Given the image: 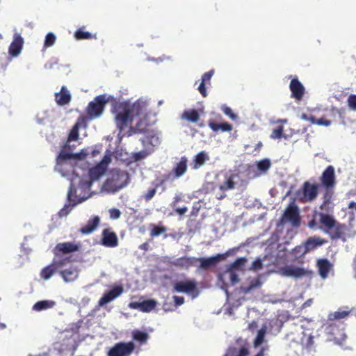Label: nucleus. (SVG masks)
<instances>
[{
    "label": "nucleus",
    "instance_id": "nucleus-1",
    "mask_svg": "<svg viewBox=\"0 0 356 356\" xmlns=\"http://www.w3.org/2000/svg\"><path fill=\"white\" fill-rule=\"evenodd\" d=\"M115 108L118 110V113L115 118L117 127L120 130H123L127 127L129 122L132 121L133 114L139 115V105H133L131 108L129 105L123 103H117Z\"/></svg>",
    "mask_w": 356,
    "mask_h": 356
},
{
    "label": "nucleus",
    "instance_id": "nucleus-2",
    "mask_svg": "<svg viewBox=\"0 0 356 356\" xmlns=\"http://www.w3.org/2000/svg\"><path fill=\"white\" fill-rule=\"evenodd\" d=\"M129 182L127 172L121 170L111 171V177L104 184V188L109 193H116L125 187Z\"/></svg>",
    "mask_w": 356,
    "mask_h": 356
},
{
    "label": "nucleus",
    "instance_id": "nucleus-3",
    "mask_svg": "<svg viewBox=\"0 0 356 356\" xmlns=\"http://www.w3.org/2000/svg\"><path fill=\"white\" fill-rule=\"evenodd\" d=\"M323 327L329 340L336 343H341L346 338L345 333V324L342 321H326Z\"/></svg>",
    "mask_w": 356,
    "mask_h": 356
},
{
    "label": "nucleus",
    "instance_id": "nucleus-4",
    "mask_svg": "<svg viewBox=\"0 0 356 356\" xmlns=\"http://www.w3.org/2000/svg\"><path fill=\"white\" fill-rule=\"evenodd\" d=\"M110 99V96L104 94L95 97L93 101L89 102L86 108L88 118L92 120L99 118L103 113L105 106Z\"/></svg>",
    "mask_w": 356,
    "mask_h": 356
},
{
    "label": "nucleus",
    "instance_id": "nucleus-5",
    "mask_svg": "<svg viewBox=\"0 0 356 356\" xmlns=\"http://www.w3.org/2000/svg\"><path fill=\"white\" fill-rule=\"evenodd\" d=\"M318 216L319 217V224L321 225L319 228H325L326 231L334 229L332 238H339L342 236L345 229L343 225L338 222L332 215L321 212Z\"/></svg>",
    "mask_w": 356,
    "mask_h": 356
},
{
    "label": "nucleus",
    "instance_id": "nucleus-6",
    "mask_svg": "<svg viewBox=\"0 0 356 356\" xmlns=\"http://www.w3.org/2000/svg\"><path fill=\"white\" fill-rule=\"evenodd\" d=\"M279 273L281 275L293 277L295 279L311 277L313 274L312 270L293 265H286L280 268Z\"/></svg>",
    "mask_w": 356,
    "mask_h": 356
},
{
    "label": "nucleus",
    "instance_id": "nucleus-7",
    "mask_svg": "<svg viewBox=\"0 0 356 356\" xmlns=\"http://www.w3.org/2000/svg\"><path fill=\"white\" fill-rule=\"evenodd\" d=\"M197 282L194 280L177 282L173 285V290L179 293H185L196 298L199 295Z\"/></svg>",
    "mask_w": 356,
    "mask_h": 356
},
{
    "label": "nucleus",
    "instance_id": "nucleus-8",
    "mask_svg": "<svg viewBox=\"0 0 356 356\" xmlns=\"http://www.w3.org/2000/svg\"><path fill=\"white\" fill-rule=\"evenodd\" d=\"M281 222L282 223L289 222L295 227H299L300 216L298 207L295 204H289L282 216Z\"/></svg>",
    "mask_w": 356,
    "mask_h": 356
},
{
    "label": "nucleus",
    "instance_id": "nucleus-9",
    "mask_svg": "<svg viewBox=\"0 0 356 356\" xmlns=\"http://www.w3.org/2000/svg\"><path fill=\"white\" fill-rule=\"evenodd\" d=\"M110 161L111 159L109 157L104 156L101 162L89 170L88 176L90 180L88 182V186H90L95 181L99 179L105 173Z\"/></svg>",
    "mask_w": 356,
    "mask_h": 356
},
{
    "label": "nucleus",
    "instance_id": "nucleus-10",
    "mask_svg": "<svg viewBox=\"0 0 356 356\" xmlns=\"http://www.w3.org/2000/svg\"><path fill=\"white\" fill-rule=\"evenodd\" d=\"M134 348L135 345L132 341L117 343L109 350L108 356H129Z\"/></svg>",
    "mask_w": 356,
    "mask_h": 356
},
{
    "label": "nucleus",
    "instance_id": "nucleus-11",
    "mask_svg": "<svg viewBox=\"0 0 356 356\" xmlns=\"http://www.w3.org/2000/svg\"><path fill=\"white\" fill-rule=\"evenodd\" d=\"M319 180L325 189H333L336 185L334 168L332 165H328L323 172Z\"/></svg>",
    "mask_w": 356,
    "mask_h": 356
},
{
    "label": "nucleus",
    "instance_id": "nucleus-12",
    "mask_svg": "<svg viewBox=\"0 0 356 356\" xmlns=\"http://www.w3.org/2000/svg\"><path fill=\"white\" fill-rule=\"evenodd\" d=\"M67 144H65L58 155L56 157V169L60 172L62 171V166L69 160L71 159H81L83 156L79 154H73L70 150L66 149Z\"/></svg>",
    "mask_w": 356,
    "mask_h": 356
},
{
    "label": "nucleus",
    "instance_id": "nucleus-13",
    "mask_svg": "<svg viewBox=\"0 0 356 356\" xmlns=\"http://www.w3.org/2000/svg\"><path fill=\"white\" fill-rule=\"evenodd\" d=\"M80 245L73 242L58 243L54 248L55 257H59L60 254H69L79 250Z\"/></svg>",
    "mask_w": 356,
    "mask_h": 356
},
{
    "label": "nucleus",
    "instance_id": "nucleus-14",
    "mask_svg": "<svg viewBox=\"0 0 356 356\" xmlns=\"http://www.w3.org/2000/svg\"><path fill=\"white\" fill-rule=\"evenodd\" d=\"M289 88L291 92V97L294 98L296 101L302 99L305 93V88L297 77L293 78L291 80Z\"/></svg>",
    "mask_w": 356,
    "mask_h": 356
},
{
    "label": "nucleus",
    "instance_id": "nucleus-15",
    "mask_svg": "<svg viewBox=\"0 0 356 356\" xmlns=\"http://www.w3.org/2000/svg\"><path fill=\"white\" fill-rule=\"evenodd\" d=\"M289 319L288 312H282L278 314L275 318L272 319L269 323V330L270 332L279 333L283 325Z\"/></svg>",
    "mask_w": 356,
    "mask_h": 356
},
{
    "label": "nucleus",
    "instance_id": "nucleus-16",
    "mask_svg": "<svg viewBox=\"0 0 356 356\" xmlns=\"http://www.w3.org/2000/svg\"><path fill=\"white\" fill-rule=\"evenodd\" d=\"M24 45V39L19 33H15L13 40L8 48V54L13 57H17L21 53Z\"/></svg>",
    "mask_w": 356,
    "mask_h": 356
},
{
    "label": "nucleus",
    "instance_id": "nucleus-17",
    "mask_svg": "<svg viewBox=\"0 0 356 356\" xmlns=\"http://www.w3.org/2000/svg\"><path fill=\"white\" fill-rule=\"evenodd\" d=\"M123 292V288L121 286H116L109 291L105 293L98 301V306L103 307L108 302L113 301Z\"/></svg>",
    "mask_w": 356,
    "mask_h": 356
},
{
    "label": "nucleus",
    "instance_id": "nucleus-18",
    "mask_svg": "<svg viewBox=\"0 0 356 356\" xmlns=\"http://www.w3.org/2000/svg\"><path fill=\"white\" fill-rule=\"evenodd\" d=\"M102 244L105 247L114 248L118 245L117 234L110 228L104 229L102 234Z\"/></svg>",
    "mask_w": 356,
    "mask_h": 356
},
{
    "label": "nucleus",
    "instance_id": "nucleus-19",
    "mask_svg": "<svg viewBox=\"0 0 356 356\" xmlns=\"http://www.w3.org/2000/svg\"><path fill=\"white\" fill-rule=\"evenodd\" d=\"M318 186L316 184H312L305 181L302 185L303 199L306 202L314 201L318 195Z\"/></svg>",
    "mask_w": 356,
    "mask_h": 356
},
{
    "label": "nucleus",
    "instance_id": "nucleus-20",
    "mask_svg": "<svg viewBox=\"0 0 356 356\" xmlns=\"http://www.w3.org/2000/svg\"><path fill=\"white\" fill-rule=\"evenodd\" d=\"M156 305V302L153 299L143 300L142 302H131L129 307L133 309H138L143 312L152 311Z\"/></svg>",
    "mask_w": 356,
    "mask_h": 356
},
{
    "label": "nucleus",
    "instance_id": "nucleus-21",
    "mask_svg": "<svg viewBox=\"0 0 356 356\" xmlns=\"http://www.w3.org/2000/svg\"><path fill=\"white\" fill-rule=\"evenodd\" d=\"M225 259L223 254H217L208 258H197V262L200 263L199 269L207 270L215 266L220 260Z\"/></svg>",
    "mask_w": 356,
    "mask_h": 356
},
{
    "label": "nucleus",
    "instance_id": "nucleus-22",
    "mask_svg": "<svg viewBox=\"0 0 356 356\" xmlns=\"http://www.w3.org/2000/svg\"><path fill=\"white\" fill-rule=\"evenodd\" d=\"M100 223V218L97 216H95L92 218H90L87 223L81 227L79 229V232L82 234L88 235L92 233L97 227L99 226Z\"/></svg>",
    "mask_w": 356,
    "mask_h": 356
},
{
    "label": "nucleus",
    "instance_id": "nucleus-23",
    "mask_svg": "<svg viewBox=\"0 0 356 356\" xmlns=\"http://www.w3.org/2000/svg\"><path fill=\"white\" fill-rule=\"evenodd\" d=\"M149 236L152 238L155 237H158L159 236L163 235L164 238H167L168 235L166 234L167 227L163 224L162 222H159L157 224L150 223L149 225Z\"/></svg>",
    "mask_w": 356,
    "mask_h": 356
},
{
    "label": "nucleus",
    "instance_id": "nucleus-24",
    "mask_svg": "<svg viewBox=\"0 0 356 356\" xmlns=\"http://www.w3.org/2000/svg\"><path fill=\"white\" fill-rule=\"evenodd\" d=\"M72 99V96L65 86H62L59 92L55 93V101L59 106L68 104Z\"/></svg>",
    "mask_w": 356,
    "mask_h": 356
},
{
    "label": "nucleus",
    "instance_id": "nucleus-25",
    "mask_svg": "<svg viewBox=\"0 0 356 356\" xmlns=\"http://www.w3.org/2000/svg\"><path fill=\"white\" fill-rule=\"evenodd\" d=\"M317 267L320 276L325 279L328 277L332 264L327 259H320L317 261Z\"/></svg>",
    "mask_w": 356,
    "mask_h": 356
},
{
    "label": "nucleus",
    "instance_id": "nucleus-26",
    "mask_svg": "<svg viewBox=\"0 0 356 356\" xmlns=\"http://www.w3.org/2000/svg\"><path fill=\"white\" fill-rule=\"evenodd\" d=\"M327 241L325 239H323L321 238L320 236H314L312 237H309L307 239V241L304 243L306 249L307 250L308 252L314 250L316 248L323 245V244L326 243Z\"/></svg>",
    "mask_w": 356,
    "mask_h": 356
},
{
    "label": "nucleus",
    "instance_id": "nucleus-27",
    "mask_svg": "<svg viewBox=\"0 0 356 356\" xmlns=\"http://www.w3.org/2000/svg\"><path fill=\"white\" fill-rule=\"evenodd\" d=\"M197 263V257H182L180 258H178L175 261V265L176 266L188 269L189 268L192 266H196Z\"/></svg>",
    "mask_w": 356,
    "mask_h": 356
},
{
    "label": "nucleus",
    "instance_id": "nucleus-28",
    "mask_svg": "<svg viewBox=\"0 0 356 356\" xmlns=\"http://www.w3.org/2000/svg\"><path fill=\"white\" fill-rule=\"evenodd\" d=\"M208 126L214 132L220 131L221 132H230L233 129V126L227 122L217 123L213 120H209Z\"/></svg>",
    "mask_w": 356,
    "mask_h": 356
},
{
    "label": "nucleus",
    "instance_id": "nucleus-29",
    "mask_svg": "<svg viewBox=\"0 0 356 356\" xmlns=\"http://www.w3.org/2000/svg\"><path fill=\"white\" fill-rule=\"evenodd\" d=\"M227 350V355L229 356H248L250 354L247 343L239 347L231 346Z\"/></svg>",
    "mask_w": 356,
    "mask_h": 356
},
{
    "label": "nucleus",
    "instance_id": "nucleus-30",
    "mask_svg": "<svg viewBox=\"0 0 356 356\" xmlns=\"http://www.w3.org/2000/svg\"><path fill=\"white\" fill-rule=\"evenodd\" d=\"M350 314V310H343L341 308H339L337 311L334 312H331L328 314L327 321L329 322H338L341 321L342 319H344L349 316Z\"/></svg>",
    "mask_w": 356,
    "mask_h": 356
},
{
    "label": "nucleus",
    "instance_id": "nucleus-31",
    "mask_svg": "<svg viewBox=\"0 0 356 356\" xmlns=\"http://www.w3.org/2000/svg\"><path fill=\"white\" fill-rule=\"evenodd\" d=\"M188 159L186 156H182L180 161L176 163L173 168V173L176 178L180 177L184 175L187 170Z\"/></svg>",
    "mask_w": 356,
    "mask_h": 356
},
{
    "label": "nucleus",
    "instance_id": "nucleus-32",
    "mask_svg": "<svg viewBox=\"0 0 356 356\" xmlns=\"http://www.w3.org/2000/svg\"><path fill=\"white\" fill-rule=\"evenodd\" d=\"M59 273L65 282H73L79 275V272L75 267H70L69 268L60 270Z\"/></svg>",
    "mask_w": 356,
    "mask_h": 356
},
{
    "label": "nucleus",
    "instance_id": "nucleus-33",
    "mask_svg": "<svg viewBox=\"0 0 356 356\" xmlns=\"http://www.w3.org/2000/svg\"><path fill=\"white\" fill-rule=\"evenodd\" d=\"M56 305V302L51 300H40L35 302L32 309L35 312H41L53 308Z\"/></svg>",
    "mask_w": 356,
    "mask_h": 356
},
{
    "label": "nucleus",
    "instance_id": "nucleus-34",
    "mask_svg": "<svg viewBox=\"0 0 356 356\" xmlns=\"http://www.w3.org/2000/svg\"><path fill=\"white\" fill-rule=\"evenodd\" d=\"M333 195V189H325L323 194V202L320 206V209L323 211H329L331 207L332 198Z\"/></svg>",
    "mask_w": 356,
    "mask_h": 356
},
{
    "label": "nucleus",
    "instance_id": "nucleus-35",
    "mask_svg": "<svg viewBox=\"0 0 356 356\" xmlns=\"http://www.w3.org/2000/svg\"><path fill=\"white\" fill-rule=\"evenodd\" d=\"M209 156L204 151H202L199 152L197 155L195 156L193 161V168L196 170L200 168L202 165L204 164L206 161L209 160Z\"/></svg>",
    "mask_w": 356,
    "mask_h": 356
},
{
    "label": "nucleus",
    "instance_id": "nucleus-36",
    "mask_svg": "<svg viewBox=\"0 0 356 356\" xmlns=\"http://www.w3.org/2000/svg\"><path fill=\"white\" fill-rule=\"evenodd\" d=\"M85 119L83 117H80L75 124L72 127L68 135V141H75L79 138V129L82 122H84Z\"/></svg>",
    "mask_w": 356,
    "mask_h": 356
},
{
    "label": "nucleus",
    "instance_id": "nucleus-37",
    "mask_svg": "<svg viewBox=\"0 0 356 356\" xmlns=\"http://www.w3.org/2000/svg\"><path fill=\"white\" fill-rule=\"evenodd\" d=\"M236 175H229L225 176V181L219 186V189L224 192L227 190H232L235 188V182H234V178Z\"/></svg>",
    "mask_w": 356,
    "mask_h": 356
},
{
    "label": "nucleus",
    "instance_id": "nucleus-38",
    "mask_svg": "<svg viewBox=\"0 0 356 356\" xmlns=\"http://www.w3.org/2000/svg\"><path fill=\"white\" fill-rule=\"evenodd\" d=\"M149 337V336L148 333L145 331L134 330L132 332V339L141 344L145 343L147 341Z\"/></svg>",
    "mask_w": 356,
    "mask_h": 356
},
{
    "label": "nucleus",
    "instance_id": "nucleus-39",
    "mask_svg": "<svg viewBox=\"0 0 356 356\" xmlns=\"http://www.w3.org/2000/svg\"><path fill=\"white\" fill-rule=\"evenodd\" d=\"M181 118L191 122H197L200 119V115L197 110L191 109L185 111L182 113Z\"/></svg>",
    "mask_w": 356,
    "mask_h": 356
},
{
    "label": "nucleus",
    "instance_id": "nucleus-40",
    "mask_svg": "<svg viewBox=\"0 0 356 356\" xmlns=\"http://www.w3.org/2000/svg\"><path fill=\"white\" fill-rule=\"evenodd\" d=\"M57 271L52 263L42 269L40 272V277L44 280H47Z\"/></svg>",
    "mask_w": 356,
    "mask_h": 356
},
{
    "label": "nucleus",
    "instance_id": "nucleus-41",
    "mask_svg": "<svg viewBox=\"0 0 356 356\" xmlns=\"http://www.w3.org/2000/svg\"><path fill=\"white\" fill-rule=\"evenodd\" d=\"M74 38L78 40H90L96 38V35H92L88 31H85L83 28H80L75 31Z\"/></svg>",
    "mask_w": 356,
    "mask_h": 356
},
{
    "label": "nucleus",
    "instance_id": "nucleus-42",
    "mask_svg": "<svg viewBox=\"0 0 356 356\" xmlns=\"http://www.w3.org/2000/svg\"><path fill=\"white\" fill-rule=\"evenodd\" d=\"M140 141L145 147H147L149 145L154 146L158 143L159 138L153 134H147L140 138Z\"/></svg>",
    "mask_w": 356,
    "mask_h": 356
},
{
    "label": "nucleus",
    "instance_id": "nucleus-43",
    "mask_svg": "<svg viewBox=\"0 0 356 356\" xmlns=\"http://www.w3.org/2000/svg\"><path fill=\"white\" fill-rule=\"evenodd\" d=\"M165 179H161L157 184L154 185V188H150L147 192L144 194L143 197L146 202L151 200L156 193V188L165 183Z\"/></svg>",
    "mask_w": 356,
    "mask_h": 356
},
{
    "label": "nucleus",
    "instance_id": "nucleus-44",
    "mask_svg": "<svg viewBox=\"0 0 356 356\" xmlns=\"http://www.w3.org/2000/svg\"><path fill=\"white\" fill-rule=\"evenodd\" d=\"M267 331V327L263 325L260 330H259L257 337L254 341V346L257 347L260 346L264 341V337Z\"/></svg>",
    "mask_w": 356,
    "mask_h": 356
},
{
    "label": "nucleus",
    "instance_id": "nucleus-45",
    "mask_svg": "<svg viewBox=\"0 0 356 356\" xmlns=\"http://www.w3.org/2000/svg\"><path fill=\"white\" fill-rule=\"evenodd\" d=\"M270 165H271V163H270V160L268 159H264L259 161L257 163V166L258 170L261 172L265 173L270 168Z\"/></svg>",
    "mask_w": 356,
    "mask_h": 356
},
{
    "label": "nucleus",
    "instance_id": "nucleus-46",
    "mask_svg": "<svg viewBox=\"0 0 356 356\" xmlns=\"http://www.w3.org/2000/svg\"><path fill=\"white\" fill-rule=\"evenodd\" d=\"M70 261V258H60L58 259V257H55V258L52 261V264L54 266L56 270L64 266L65 264Z\"/></svg>",
    "mask_w": 356,
    "mask_h": 356
},
{
    "label": "nucleus",
    "instance_id": "nucleus-47",
    "mask_svg": "<svg viewBox=\"0 0 356 356\" xmlns=\"http://www.w3.org/2000/svg\"><path fill=\"white\" fill-rule=\"evenodd\" d=\"M56 35L53 33H48L45 37L44 47L48 48L53 46L56 42Z\"/></svg>",
    "mask_w": 356,
    "mask_h": 356
},
{
    "label": "nucleus",
    "instance_id": "nucleus-48",
    "mask_svg": "<svg viewBox=\"0 0 356 356\" xmlns=\"http://www.w3.org/2000/svg\"><path fill=\"white\" fill-rule=\"evenodd\" d=\"M293 252L296 257H301L308 253L305 243L303 245H297L293 249Z\"/></svg>",
    "mask_w": 356,
    "mask_h": 356
},
{
    "label": "nucleus",
    "instance_id": "nucleus-49",
    "mask_svg": "<svg viewBox=\"0 0 356 356\" xmlns=\"http://www.w3.org/2000/svg\"><path fill=\"white\" fill-rule=\"evenodd\" d=\"M284 127L280 125L274 129L270 134V138L273 139L281 138L283 136Z\"/></svg>",
    "mask_w": 356,
    "mask_h": 356
},
{
    "label": "nucleus",
    "instance_id": "nucleus-50",
    "mask_svg": "<svg viewBox=\"0 0 356 356\" xmlns=\"http://www.w3.org/2000/svg\"><path fill=\"white\" fill-rule=\"evenodd\" d=\"M222 111L226 115L229 116L232 120H236L237 119V115L233 112L231 108L224 105L222 106Z\"/></svg>",
    "mask_w": 356,
    "mask_h": 356
},
{
    "label": "nucleus",
    "instance_id": "nucleus-51",
    "mask_svg": "<svg viewBox=\"0 0 356 356\" xmlns=\"http://www.w3.org/2000/svg\"><path fill=\"white\" fill-rule=\"evenodd\" d=\"M261 286V282L259 279H257L254 281H252L249 286L244 289L245 293H248L254 289L259 288Z\"/></svg>",
    "mask_w": 356,
    "mask_h": 356
},
{
    "label": "nucleus",
    "instance_id": "nucleus-52",
    "mask_svg": "<svg viewBox=\"0 0 356 356\" xmlns=\"http://www.w3.org/2000/svg\"><path fill=\"white\" fill-rule=\"evenodd\" d=\"M348 107L353 111H356V95H350L347 99Z\"/></svg>",
    "mask_w": 356,
    "mask_h": 356
},
{
    "label": "nucleus",
    "instance_id": "nucleus-53",
    "mask_svg": "<svg viewBox=\"0 0 356 356\" xmlns=\"http://www.w3.org/2000/svg\"><path fill=\"white\" fill-rule=\"evenodd\" d=\"M110 218L113 220L118 219L121 216V211L116 208H112L109 210Z\"/></svg>",
    "mask_w": 356,
    "mask_h": 356
},
{
    "label": "nucleus",
    "instance_id": "nucleus-54",
    "mask_svg": "<svg viewBox=\"0 0 356 356\" xmlns=\"http://www.w3.org/2000/svg\"><path fill=\"white\" fill-rule=\"evenodd\" d=\"M213 73H214V70H211L203 74V75L202 76V82H203L204 83H209Z\"/></svg>",
    "mask_w": 356,
    "mask_h": 356
},
{
    "label": "nucleus",
    "instance_id": "nucleus-55",
    "mask_svg": "<svg viewBox=\"0 0 356 356\" xmlns=\"http://www.w3.org/2000/svg\"><path fill=\"white\" fill-rule=\"evenodd\" d=\"M263 268V264L260 259L254 260L251 266V269L254 270H259Z\"/></svg>",
    "mask_w": 356,
    "mask_h": 356
},
{
    "label": "nucleus",
    "instance_id": "nucleus-56",
    "mask_svg": "<svg viewBox=\"0 0 356 356\" xmlns=\"http://www.w3.org/2000/svg\"><path fill=\"white\" fill-rule=\"evenodd\" d=\"M302 342L307 348H311L314 343V337L312 335L305 336V338L302 339Z\"/></svg>",
    "mask_w": 356,
    "mask_h": 356
},
{
    "label": "nucleus",
    "instance_id": "nucleus-57",
    "mask_svg": "<svg viewBox=\"0 0 356 356\" xmlns=\"http://www.w3.org/2000/svg\"><path fill=\"white\" fill-rule=\"evenodd\" d=\"M314 124H316L318 125H323V126H329L331 124V121L330 120H328L324 118H319V119H315V123Z\"/></svg>",
    "mask_w": 356,
    "mask_h": 356
},
{
    "label": "nucleus",
    "instance_id": "nucleus-58",
    "mask_svg": "<svg viewBox=\"0 0 356 356\" xmlns=\"http://www.w3.org/2000/svg\"><path fill=\"white\" fill-rule=\"evenodd\" d=\"M246 259L245 258H238L232 264V267L238 268L241 266L244 265Z\"/></svg>",
    "mask_w": 356,
    "mask_h": 356
},
{
    "label": "nucleus",
    "instance_id": "nucleus-59",
    "mask_svg": "<svg viewBox=\"0 0 356 356\" xmlns=\"http://www.w3.org/2000/svg\"><path fill=\"white\" fill-rule=\"evenodd\" d=\"M173 300L176 307L180 306L184 303V298L182 296H174Z\"/></svg>",
    "mask_w": 356,
    "mask_h": 356
},
{
    "label": "nucleus",
    "instance_id": "nucleus-60",
    "mask_svg": "<svg viewBox=\"0 0 356 356\" xmlns=\"http://www.w3.org/2000/svg\"><path fill=\"white\" fill-rule=\"evenodd\" d=\"M205 84L206 83L201 82V83L200 84V86L198 87V90H199L200 93L204 97H207V88H206Z\"/></svg>",
    "mask_w": 356,
    "mask_h": 356
},
{
    "label": "nucleus",
    "instance_id": "nucleus-61",
    "mask_svg": "<svg viewBox=\"0 0 356 356\" xmlns=\"http://www.w3.org/2000/svg\"><path fill=\"white\" fill-rule=\"evenodd\" d=\"M71 210V207H70V205H65L62 209L60 210L59 211V215L60 216H67L69 212Z\"/></svg>",
    "mask_w": 356,
    "mask_h": 356
},
{
    "label": "nucleus",
    "instance_id": "nucleus-62",
    "mask_svg": "<svg viewBox=\"0 0 356 356\" xmlns=\"http://www.w3.org/2000/svg\"><path fill=\"white\" fill-rule=\"evenodd\" d=\"M175 213H177L179 216L184 215L188 211V208L186 207H182L175 209Z\"/></svg>",
    "mask_w": 356,
    "mask_h": 356
},
{
    "label": "nucleus",
    "instance_id": "nucleus-63",
    "mask_svg": "<svg viewBox=\"0 0 356 356\" xmlns=\"http://www.w3.org/2000/svg\"><path fill=\"white\" fill-rule=\"evenodd\" d=\"M301 118L305 120L310 121L313 124L315 123V118L314 116H308L307 114L302 113L301 115Z\"/></svg>",
    "mask_w": 356,
    "mask_h": 356
},
{
    "label": "nucleus",
    "instance_id": "nucleus-64",
    "mask_svg": "<svg viewBox=\"0 0 356 356\" xmlns=\"http://www.w3.org/2000/svg\"><path fill=\"white\" fill-rule=\"evenodd\" d=\"M230 280L232 282V283L233 284L237 283L238 281H239V278H238V276L234 273H231L230 274Z\"/></svg>",
    "mask_w": 356,
    "mask_h": 356
}]
</instances>
